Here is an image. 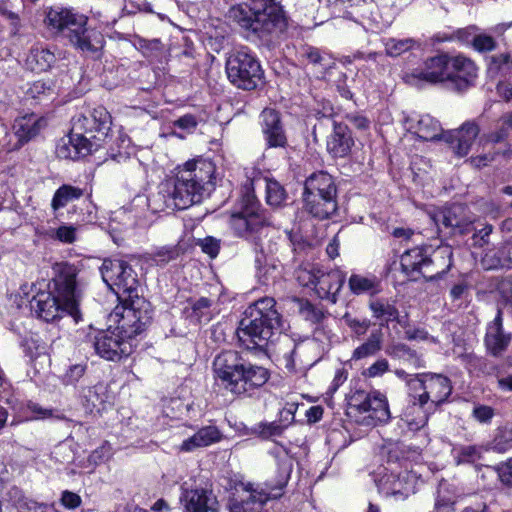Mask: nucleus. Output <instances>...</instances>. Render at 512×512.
I'll use <instances>...</instances> for the list:
<instances>
[{
    "label": "nucleus",
    "mask_w": 512,
    "mask_h": 512,
    "mask_svg": "<svg viewBox=\"0 0 512 512\" xmlns=\"http://www.w3.org/2000/svg\"><path fill=\"white\" fill-rule=\"evenodd\" d=\"M262 130L269 147H284L287 139L283 131L279 113L273 109H264L261 113Z\"/></svg>",
    "instance_id": "obj_23"
},
{
    "label": "nucleus",
    "mask_w": 512,
    "mask_h": 512,
    "mask_svg": "<svg viewBox=\"0 0 512 512\" xmlns=\"http://www.w3.org/2000/svg\"><path fill=\"white\" fill-rule=\"evenodd\" d=\"M457 39L467 46H472L474 50L480 51V32L477 26H469L459 29L453 35L445 40Z\"/></svg>",
    "instance_id": "obj_42"
},
{
    "label": "nucleus",
    "mask_w": 512,
    "mask_h": 512,
    "mask_svg": "<svg viewBox=\"0 0 512 512\" xmlns=\"http://www.w3.org/2000/svg\"><path fill=\"white\" fill-rule=\"evenodd\" d=\"M489 449L505 452L512 447V429L500 428L498 429L493 441L488 444Z\"/></svg>",
    "instance_id": "obj_46"
},
{
    "label": "nucleus",
    "mask_w": 512,
    "mask_h": 512,
    "mask_svg": "<svg viewBox=\"0 0 512 512\" xmlns=\"http://www.w3.org/2000/svg\"><path fill=\"white\" fill-rule=\"evenodd\" d=\"M408 478V474L403 477L391 475L386 480H381V488L387 495L407 496L409 492L413 491V487L408 483Z\"/></svg>",
    "instance_id": "obj_37"
},
{
    "label": "nucleus",
    "mask_w": 512,
    "mask_h": 512,
    "mask_svg": "<svg viewBox=\"0 0 512 512\" xmlns=\"http://www.w3.org/2000/svg\"><path fill=\"white\" fill-rule=\"evenodd\" d=\"M199 245L202 251L208 254L211 258H215L219 253V241L213 237H206L200 240Z\"/></svg>",
    "instance_id": "obj_56"
},
{
    "label": "nucleus",
    "mask_w": 512,
    "mask_h": 512,
    "mask_svg": "<svg viewBox=\"0 0 512 512\" xmlns=\"http://www.w3.org/2000/svg\"><path fill=\"white\" fill-rule=\"evenodd\" d=\"M401 267L406 274L419 273L427 279L445 273L452 264V249L450 246H440L432 257L424 253L421 248H413L402 254Z\"/></svg>",
    "instance_id": "obj_10"
},
{
    "label": "nucleus",
    "mask_w": 512,
    "mask_h": 512,
    "mask_svg": "<svg viewBox=\"0 0 512 512\" xmlns=\"http://www.w3.org/2000/svg\"><path fill=\"white\" fill-rule=\"evenodd\" d=\"M61 504L67 509H76L81 505V497L71 491H63L61 495Z\"/></svg>",
    "instance_id": "obj_58"
},
{
    "label": "nucleus",
    "mask_w": 512,
    "mask_h": 512,
    "mask_svg": "<svg viewBox=\"0 0 512 512\" xmlns=\"http://www.w3.org/2000/svg\"><path fill=\"white\" fill-rule=\"evenodd\" d=\"M386 354L392 358H396L399 360H403L408 364L419 368L422 366L420 357L416 354L415 351L411 350L407 345L402 343H397L390 345L386 349Z\"/></svg>",
    "instance_id": "obj_39"
},
{
    "label": "nucleus",
    "mask_w": 512,
    "mask_h": 512,
    "mask_svg": "<svg viewBox=\"0 0 512 512\" xmlns=\"http://www.w3.org/2000/svg\"><path fill=\"white\" fill-rule=\"evenodd\" d=\"M386 54L391 57H398L405 52L418 48L419 42L413 38H387L383 39Z\"/></svg>",
    "instance_id": "obj_38"
},
{
    "label": "nucleus",
    "mask_w": 512,
    "mask_h": 512,
    "mask_svg": "<svg viewBox=\"0 0 512 512\" xmlns=\"http://www.w3.org/2000/svg\"><path fill=\"white\" fill-rule=\"evenodd\" d=\"M27 408L33 414L32 419L40 420V419H48V418H52V417H55L57 419L64 418L63 416H60V415L55 416L53 410L43 408L36 403H29Z\"/></svg>",
    "instance_id": "obj_54"
},
{
    "label": "nucleus",
    "mask_w": 512,
    "mask_h": 512,
    "mask_svg": "<svg viewBox=\"0 0 512 512\" xmlns=\"http://www.w3.org/2000/svg\"><path fill=\"white\" fill-rule=\"evenodd\" d=\"M221 438L222 434L216 426H205L199 429L191 437L185 439L178 449L181 452H193L196 449L217 443Z\"/></svg>",
    "instance_id": "obj_28"
},
{
    "label": "nucleus",
    "mask_w": 512,
    "mask_h": 512,
    "mask_svg": "<svg viewBox=\"0 0 512 512\" xmlns=\"http://www.w3.org/2000/svg\"><path fill=\"white\" fill-rule=\"evenodd\" d=\"M245 201L246 205L233 213L229 221L230 227L240 237H249L266 224V218L258 212V205L253 196L247 195Z\"/></svg>",
    "instance_id": "obj_18"
},
{
    "label": "nucleus",
    "mask_w": 512,
    "mask_h": 512,
    "mask_svg": "<svg viewBox=\"0 0 512 512\" xmlns=\"http://www.w3.org/2000/svg\"><path fill=\"white\" fill-rule=\"evenodd\" d=\"M278 479L275 486L266 484L265 488L248 489L247 496L231 506L230 512H261L264 503L282 496L283 489L290 479L293 469L292 457L284 450L276 456Z\"/></svg>",
    "instance_id": "obj_9"
},
{
    "label": "nucleus",
    "mask_w": 512,
    "mask_h": 512,
    "mask_svg": "<svg viewBox=\"0 0 512 512\" xmlns=\"http://www.w3.org/2000/svg\"><path fill=\"white\" fill-rule=\"evenodd\" d=\"M100 273L103 281L119 299L138 294L137 274L125 261L105 259L100 267Z\"/></svg>",
    "instance_id": "obj_12"
},
{
    "label": "nucleus",
    "mask_w": 512,
    "mask_h": 512,
    "mask_svg": "<svg viewBox=\"0 0 512 512\" xmlns=\"http://www.w3.org/2000/svg\"><path fill=\"white\" fill-rule=\"evenodd\" d=\"M320 271L321 269L316 266L306 265L296 271V278L302 286H314L316 288Z\"/></svg>",
    "instance_id": "obj_47"
},
{
    "label": "nucleus",
    "mask_w": 512,
    "mask_h": 512,
    "mask_svg": "<svg viewBox=\"0 0 512 512\" xmlns=\"http://www.w3.org/2000/svg\"><path fill=\"white\" fill-rule=\"evenodd\" d=\"M511 68L512 60L509 54L491 56L487 67V75L496 77L499 74H506Z\"/></svg>",
    "instance_id": "obj_43"
},
{
    "label": "nucleus",
    "mask_w": 512,
    "mask_h": 512,
    "mask_svg": "<svg viewBox=\"0 0 512 512\" xmlns=\"http://www.w3.org/2000/svg\"><path fill=\"white\" fill-rule=\"evenodd\" d=\"M343 321L357 336L364 335L371 324L368 319H358L349 314L344 315Z\"/></svg>",
    "instance_id": "obj_49"
},
{
    "label": "nucleus",
    "mask_w": 512,
    "mask_h": 512,
    "mask_svg": "<svg viewBox=\"0 0 512 512\" xmlns=\"http://www.w3.org/2000/svg\"><path fill=\"white\" fill-rule=\"evenodd\" d=\"M68 139L72 144V148L77 152L78 158L88 155L94 148L99 147L102 143L94 140L91 138V135L85 132L74 131L73 128L71 129Z\"/></svg>",
    "instance_id": "obj_35"
},
{
    "label": "nucleus",
    "mask_w": 512,
    "mask_h": 512,
    "mask_svg": "<svg viewBox=\"0 0 512 512\" xmlns=\"http://www.w3.org/2000/svg\"><path fill=\"white\" fill-rule=\"evenodd\" d=\"M225 68L229 81L237 88L253 90L262 83L261 65L246 49L232 51L227 57Z\"/></svg>",
    "instance_id": "obj_11"
},
{
    "label": "nucleus",
    "mask_w": 512,
    "mask_h": 512,
    "mask_svg": "<svg viewBox=\"0 0 512 512\" xmlns=\"http://www.w3.org/2000/svg\"><path fill=\"white\" fill-rule=\"evenodd\" d=\"M389 370V363L386 359H379L370 365L364 372L363 375L369 378L382 376Z\"/></svg>",
    "instance_id": "obj_53"
},
{
    "label": "nucleus",
    "mask_w": 512,
    "mask_h": 512,
    "mask_svg": "<svg viewBox=\"0 0 512 512\" xmlns=\"http://www.w3.org/2000/svg\"><path fill=\"white\" fill-rule=\"evenodd\" d=\"M215 165L203 158L191 159L176 168L175 176L163 185L165 205L169 209H186L202 201L211 189Z\"/></svg>",
    "instance_id": "obj_2"
},
{
    "label": "nucleus",
    "mask_w": 512,
    "mask_h": 512,
    "mask_svg": "<svg viewBox=\"0 0 512 512\" xmlns=\"http://www.w3.org/2000/svg\"><path fill=\"white\" fill-rule=\"evenodd\" d=\"M226 16L240 27L253 32L269 33L284 21L280 7L272 0H250L249 3L234 5Z\"/></svg>",
    "instance_id": "obj_7"
},
{
    "label": "nucleus",
    "mask_w": 512,
    "mask_h": 512,
    "mask_svg": "<svg viewBox=\"0 0 512 512\" xmlns=\"http://www.w3.org/2000/svg\"><path fill=\"white\" fill-rule=\"evenodd\" d=\"M186 512L204 511L205 508L218 506V501L211 491L204 488L183 489L180 496Z\"/></svg>",
    "instance_id": "obj_25"
},
{
    "label": "nucleus",
    "mask_w": 512,
    "mask_h": 512,
    "mask_svg": "<svg viewBox=\"0 0 512 512\" xmlns=\"http://www.w3.org/2000/svg\"><path fill=\"white\" fill-rule=\"evenodd\" d=\"M55 62V53L42 45L32 47L26 59L27 67L35 72L47 71Z\"/></svg>",
    "instance_id": "obj_30"
},
{
    "label": "nucleus",
    "mask_w": 512,
    "mask_h": 512,
    "mask_svg": "<svg viewBox=\"0 0 512 512\" xmlns=\"http://www.w3.org/2000/svg\"><path fill=\"white\" fill-rule=\"evenodd\" d=\"M479 134V126L476 121L465 122L458 130L444 135V139L450 144L453 152L458 156H465L470 151Z\"/></svg>",
    "instance_id": "obj_20"
},
{
    "label": "nucleus",
    "mask_w": 512,
    "mask_h": 512,
    "mask_svg": "<svg viewBox=\"0 0 512 512\" xmlns=\"http://www.w3.org/2000/svg\"><path fill=\"white\" fill-rule=\"evenodd\" d=\"M265 183L266 201L270 206L279 207L286 199V192L284 188L275 180L258 179L257 184Z\"/></svg>",
    "instance_id": "obj_41"
},
{
    "label": "nucleus",
    "mask_w": 512,
    "mask_h": 512,
    "mask_svg": "<svg viewBox=\"0 0 512 512\" xmlns=\"http://www.w3.org/2000/svg\"><path fill=\"white\" fill-rule=\"evenodd\" d=\"M497 92L504 101H512V84L503 82L498 83Z\"/></svg>",
    "instance_id": "obj_64"
},
{
    "label": "nucleus",
    "mask_w": 512,
    "mask_h": 512,
    "mask_svg": "<svg viewBox=\"0 0 512 512\" xmlns=\"http://www.w3.org/2000/svg\"><path fill=\"white\" fill-rule=\"evenodd\" d=\"M372 315L380 324L394 321L398 318L399 312L393 302L387 299H372L369 302Z\"/></svg>",
    "instance_id": "obj_32"
},
{
    "label": "nucleus",
    "mask_w": 512,
    "mask_h": 512,
    "mask_svg": "<svg viewBox=\"0 0 512 512\" xmlns=\"http://www.w3.org/2000/svg\"><path fill=\"white\" fill-rule=\"evenodd\" d=\"M304 207L306 211H308L314 217L319 219H326L336 212L337 203L336 198H333L332 209L326 211L323 197L312 198L311 196H304Z\"/></svg>",
    "instance_id": "obj_40"
},
{
    "label": "nucleus",
    "mask_w": 512,
    "mask_h": 512,
    "mask_svg": "<svg viewBox=\"0 0 512 512\" xmlns=\"http://www.w3.org/2000/svg\"><path fill=\"white\" fill-rule=\"evenodd\" d=\"M411 396L432 409L444 402L451 394L452 386L447 377L440 374H420L408 381Z\"/></svg>",
    "instance_id": "obj_13"
},
{
    "label": "nucleus",
    "mask_w": 512,
    "mask_h": 512,
    "mask_svg": "<svg viewBox=\"0 0 512 512\" xmlns=\"http://www.w3.org/2000/svg\"><path fill=\"white\" fill-rule=\"evenodd\" d=\"M321 7L326 8L332 15L344 14L349 7L358 6L365 0H318Z\"/></svg>",
    "instance_id": "obj_45"
},
{
    "label": "nucleus",
    "mask_w": 512,
    "mask_h": 512,
    "mask_svg": "<svg viewBox=\"0 0 512 512\" xmlns=\"http://www.w3.org/2000/svg\"><path fill=\"white\" fill-rule=\"evenodd\" d=\"M192 312L200 322H209L216 312V305L210 299L201 297L193 303Z\"/></svg>",
    "instance_id": "obj_44"
},
{
    "label": "nucleus",
    "mask_w": 512,
    "mask_h": 512,
    "mask_svg": "<svg viewBox=\"0 0 512 512\" xmlns=\"http://www.w3.org/2000/svg\"><path fill=\"white\" fill-rule=\"evenodd\" d=\"M176 256L177 252L175 249L163 247L155 252L153 260L158 265H164L174 259Z\"/></svg>",
    "instance_id": "obj_59"
},
{
    "label": "nucleus",
    "mask_w": 512,
    "mask_h": 512,
    "mask_svg": "<svg viewBox=\"0 0 512 512\" xmlns=\"http://www.w3.org/2000/svg\"><path fill=\"white\" fill-rule=\"evenodd\" d=\"M45 125V121L36 114H28L15 119L13 134L17 141L7 146L8 151L17 150L35 137Z\"/></svg>",
    "instance_id": "obj_21"
},
{
    "label": "nucleus",
    "mask_w": 512,
    "mask_h": 512,
    "mask_svg": "<svg viewBox=\"0 0 512 512\" xmlns=\"http://www.w3.org/2000/svg\"><path fill=\"white\" fill-rule=\"evenodd\" d=\"M52 287L39 291L31 301V308L37 317L46 322L54 321L64 314L70 315L77 322L81 318L79 310L82 298L76 277L79 269L67 262L53 266Z\"/></svg>",
    "instance_id": "obj_1"
},
{
    "label": "nucleus",
    "mask_w": 512,
    "mask_h": 512,
    "mask_svg": "<svg viewBox=\"0 0 512 512\" xmlns=\"http://www.w3.org/2000/svg\"><path fill=\"white\" fill-rule=\"evenodd\" d=\"M85 364L71 365L63 375L62 381L65 385H75L85 374Z\"/></svg>",
    "instance_id": "obj_50"
},
{
    "label": "nucleus",
    "mask_w": 512,
    "mask_h": 512,
    "mask_svg": "<svg viewBox=\"0 0 512 512\" xmlns=\"http://www.w3.org/2000/svg\"><path fill=\"white\" fill-rule=\"evenodd\" d=\"M56 154L59 158L63 159H77V152L72 148L69 139H62L57 145Z\"/></svg>",
    "instance_id": "obj_55"
},
{
    "label": "nucleus",
    "mask_w": 512,
    "mask_h": 512,
    "mask_svg": "<svg viewBox=\"0 0 512 512\" xmlns=\"http://www.w3.org/2000/svg\"><path fill=\"white\" fill-rule=\"evenodd\" d=\"M511 342V334L504 333L502 329L501 312L498 311L494 321L488 325L485 344L488 352L494 356L500 355Z\"/></svg>",
    "instance_id": "obj_26"
},
{
    "label": "nucleus",
    "mask_w": 512,
    "mask_h": 512,
    "mask_svg": "<svg viewBox=\"0 0 512 512\" xmlns=\"http://www.w3.org/2000/svg\"><path fill=\"white\" fill-rule=\"evenodd\" d=\"M83 195L82 189L71 185H62L54 193L51 208L57 211L66 207L69 203L81 198Z\"/></svg>",
    "instance_id": "obj_36"
},
{
    "label": "nucleus",
    "mask_w": 512,
    "mask_h": 512,
    "mask_svg": "<svg viewBox=\"0 0 512 512\" xmlns=\"http://www.w3.org/2000/svg\"><path fill=\"white\" fill-rule=\"evenodd\" d=\"M137 344L128 339L112 325L97 333L94 338V348L101 358L109 361H118L132 354Z\"/></svg>",
    "instance_id": "obj_16"
},
{
    "label": "nucleus",
    "mask_w": 512,
    "mask_h": 512,
    "mask_svg": "<svg viewBox=\"0 0 512 512\" xmlns=\"http://www.w3.org/2000/svg\"><path fill=\"white\" fill-rule=\"evenodd\" d=\"M349 405L352 409L365 414L363 421L367 425H377L385 423L390 419V410L387 398L379 391L365 392L355 391L349 399Z\"/></svg>",
    "instance_id": "obj_14"
},
{
    "label": "nucleus",
    "mask_w": 512,
    "mask_h": 512,
    "mask_svg": "<svg viewBox=\"0 0 512 512\" xmlns=\"http://www.w3.org/2000/svg\"><path fill=\"white\" fill-rule=\"evenodd\" d=\"M111 455V446L108 443H104L99 448L94 450L89 456V460L95 464L107 460Z\"/></svg>",
    "instance_id": "obj_60"
},
{
    "label": "nucleus",
    "mask_w": 512,
    "mask_h": 512,
    "mask_svg": "<svg viewBox=\"0 0 512 512\" xmlns=\"http://www.w3.org/2000/svg\"><path fill=\"white\" fill-rule=\"evenodd\" d=\"M353 145L348 128L341 124L334 125V131L327 141L328 151L335 157L346 156Z\"/></svg>",
    "instance_id": "obj_29"
},
{
    "label": "nucleus",
    "mask_w": 512,
    "mask_h": 512,
    "mask_svg": "<svg viewBox=\"0 0 512 512\" xmlns=\"http://www.w3.org/2000/svg\"><path fill=\"white\" fill-rule=\"evenodd\" d=\"M216 381L235 395L250 394L262 387L269 379L266 368L242 361L236 351L228 350L218 354L213 361Z\"/></svg>",
    "instance_id": "obj_4"
},
{
    "label": "nucleus",
    "mask_w": 512,
    "mask_h": 512,
    "mask_svg": "<svg viewBox=\"0 0 512 512\" xmlns=\"http://www.w3.org/2000/svg\"><path fill=\"white\" fill-rule=\"evenodd\" d=\"M302 57L306 58L312 64H321L323 60L320 51L314 47H306L302 52Z\"/></svg>",
    "instance_id": "obj_62"
},
{
    "label": "nucleus",
    "mask_w": 512,
    "mask_h": 512,
    "mask_svg": "<svg viewBox=\"0 0 512 512\" xmlns=\"http://www.w3.org/2000/svg\"><path fill=\"white\" fill-rule=\"evenodd\" d=\"M348 287L355 295L375 294L379 292V281L375 276L352 274L348 280Z\"/></svg>",
    "instance_id": "obj_33"
},
{
    "label": "nucleus",
    "mask_w": 512,
    "mask_h": 512,
    "mask_svg": "<svg viewBox=\"0 0 512 512\" xmlns=\"http://www.w3.org/2000/svg\"><path fill=\"white\" fill-rule=\"evenodd\" d=\"M410 128L414 129L415 134L425 141L436 140L442 134L440 123L430 115L420 116L416 125H410Z\"/></svg>",
    "instance_id": "obj_31"
},
{
    "label": "nucleus",
    "mask_w": 512,
    "mask_h": 512,
    "mask_svg": "<svg viewBox=\"0 0 512 512\" xmlns=\"http://www.w3.org/2000/svg\"><path fill=\"white\" fill-rule=\"evenodd\" d=\"M274 306V299L265 297L254 302L245 311L237 335L246 349L263 348L275 334L282 331L283 324Z\"/></svg>",
    "instance_id": "obj_5"
},
{
    "label": "nucleus",
    "mask_w": 512,
    "mask_h": 512,
    "mask_svg": "<svg viewBox=\"0 0 512 512\" xmlns=\"http://www.w3.org/2000/svg\"><path fill=\"white\" fill-rule=\"evenodd\" d=\"M476 77V67L469 59L442 54L427 59L421 68L407 74L405 80L411 85H417L420 81L428 83L447 81L456 89L462 90L468 87Z\"/></svg>",
    "instance_id": "obj_6"
},
{
    "label": "nucleus",
    "mask_w": 512,
    "mask_h": 512,
    "mask_svg": "<svg viewBox=\"0 0 512 512\" xmlns=\"http://www.w3.org/2000/svg\"><path fill=\"white\" fill-rule=\"evenodd\" d=\"M431 410L433 409L429 405L412 397L409 391V403L402 413V421L411 431H417L426 425Z\"/></svg>",
    "instance_id": "obj_27"
},
{
    "label": "nucleus",
    "mask_w": 512,
    "mask_h": 512,
    "mask_svg": "<svg viewBox=\"0 0 512 512\" xmlns=\"http://www.w3.org/2000/svg\"><path fill=\"white\" fill-rule=\"evenodd\" d=\"M48 29L65 36L69 43L85 55L98 56L105 45L103 31L108 23L92 20L67 8H50L44 20Z\"/></svg>",
    "instance_id": "obj_3"
},
{
    "label": "nucleus",
    "mask_w": 512,
    "mask_h": 512,
    "mask_svg": "<svg viewBox=\"0 0 512 512\" xmlns=\"http://www.w3.org/2000/svg\"><path fill=\"white\" fill-rule=\"evenodd\" d=\"M405 338L410 341H430L435 343V338L427 331L420 328H409L405 331Z\"/></svg>",
    "instance_id": "obj_57"
},
{
    "label": "nucleus",
    "mask_w": 512,
    "mask_h": 512,
    "mask_svg": "<svg viewBox=\"0 0 512 512\" xmlns=\"http://www.w3.org/2000/svg\"><path fill=\"white\" fill-rule=\"evenodd\" d=\"M254 430L262 438L268 439L280 436L283 432V427L275 422L260 423Z\"/></svg>",
    "instance_id": "obj_51"
},
{
    "label": "nucleus",
    "mask_w": 512,
    "mask_h": 512,
    "mask_svg": "<svg viewBox=\"0 0 512 512\" xmlns=\"http://www.w3.org/2000/svg\"><path fill=\"white\" fill-rule=\"evenodd\" d=\"M344 281L345 274L339 269H333L328 272L321 270L316 282V293L321 299L335 303Z\"/></svg>",
    "instance_id": "obj_22"
},
{
    "label": "nucleus",
    "mask_w": 512,
    "mask_h": 512,
    "mask_svg": "<svg viewBox=\"0 0 512 512\" xmlns=\"http://www.w3.org/2000/svg\"><path fill=\"white\" fill-rule=\"evenodd\" d=\"M303 196L323 197L326 211L331 210L333 198H336V186L332 176L322 171L310 175L305 181Z\"/></svg>",
    "instance_id": "obj_19"
},
{
    "label": "nucleus",
    "mask_w": 512,
    "mask_h": 512,
    "mask_svg": "<svg viewBox=\"0 0 512 512\" xmlns=\"http://www.w3.org/2000/svg\"><path fill=\"white\" fill-rule=\"evenodd\" d=\"M503 127L491 136V141L499 142L507 136V128L512 129V113H507L501 117Z\"/></svg>",
    "instance_id": "obj_61"
},
{
    "label": "nucleus",
    "mask_w": 512,
    "mask_h": 512,
    "mask_svg": "<svg viewBox=\"0 0 512 512\" xmlns=\"http://www.w3.org/2000/svg\"><path fill=\"white\" fill-rule=\"evenodd\" d=\"M427 215L437 232L448 230L451 234H464L471 230L473 224L467 208L461 204L432 208Z\"/></svg>",
    "instance_id": "obj_15"
},
{
    "label": "nucleus",
    "mask_w": 512,
    "mask_h": 512,
    "mask_svg": "<svg viewBox=\"0 0 512 512\" xmlns=\"http://www.w3.org/2000/svg\"><path fill=\"white\" fill-rule=\"evenodd\" d=\"M72 122L74 131L85 132L99 142L106 140L112 125L111 115L103 106L75 116Z\"/></svg>",
    "instance_id": "obj_17"
},
{
    "label": "nucleus",
    "mask_w": 512,
    "mask_h": 512,
    "mask_svg": "<svg viewBox=\"0 0 512 512\" xmlns=\"http://www.w3.org/2000/svg\"><path fill=\"white\" fill-rule=\"evenodd\" d=\"M300 310L301 313L311 321H319L321 318V313L316 311L309 302L301 303Z\"/></svg>",
    "instance_id": "obj_63"
},
{
    "label": "nucleus",
    "mask_w": 512,
    "mask_h": 512,
    "mask_svg": "<svg viewBox=\"0 0 512 512\" xmlns=\"http://www.w3.org/2000/svg\"><path fill=\"white\" fill-rule=\"evenodd\" d=\"M77 228L72 225H61L58 227L52 237L60 242L71 244L76 240Z\"/></svg>",
    "instance_id": "obj_52"
},
{
    "label": "nucleus",
    "mask_w": 512,
    "mask_h": 512,
    "mask_svg": "<svg viewBox=\"0 0 512 512\" xmlns=\"http://www.w3.org/2000/svg\"><path fill=\"white\" fill-rule=\"evenodd\" d=\"M109 316L118 332L128 336L137 344V336L146 328L151 319L150 303L139 294L121 299Z\"/></svg>",
    "instance_id": "obj_8"
},
{
    "label": "nucleus",
    "mask_w": 512,
    "mask_h": 512,
    "mask_svg": "<svg viewBox=\"0 0 512 512\" xmlns=\"http://www.w3.org/2000/svg\"><path fill=\"white\" fill-rule=\"evenodd\" d=\"M285 342L288 351L284 352L283 359L285 361V367L289 371H297L307 369L316 363V359H309L307 357L308 352L311 350L312 344L292 343L288 338L285 337Z\"/></svg>",
    "instance_id": "obj_24"
},
{
    "label": "nucleus",
    "mask_w": 512,
    "mask_h": 512,
    "mask_svg": "<svg viewBox=\"0 0 512 512\" xmlns=\"http://www.w3.org/2000/svg\"><path fill=\"white\" fill-rule=\"evenodd\" d=\"M383 334L380 331L372 332L368 339L356 347L352 353V360H361L376 355L382 348Z\"/></svg>",
    "instance_id": "obj_34"
},
{
    "label": "nucleus",
    "mask_w": 512,
    "mask_h": 512,
    "mask_svg": "<svg viewBox=\"0 0 512 512\" xmlns=\"http://www.w3.org/2000/svg\"><path fill=\"white\" fill-rule=\"evenodd\" d=\"M18 512H53L54 505L38 503L28 498L19 499L17 504Z\"/></svg>",
    "instance_id": "obj_48"
}]
</instances>
